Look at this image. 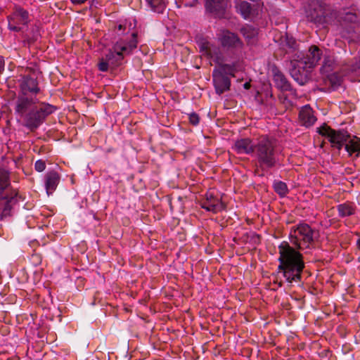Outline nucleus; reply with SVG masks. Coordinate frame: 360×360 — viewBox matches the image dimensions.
Listing matches in <instances>:
<instances>
[{
	"mask_svg": "<svg viewBox=\"0 0 360 360\" xmlns=\"http://www.w3.org/2000/svg\"><path fill=\"white\" fill-rule=\"evenodd\" d=\"M198 45L202 56L212 60L217 65L212 71V80L216 94L221 95L230 89V77H235L236 72L243 70V61L224 63V58L216 44L205 38L200 39L198 41Z\"/></svg>",
	"mask_w": 360,
	"mask_h": 360,
	"instance_id": "obj_1",
	"label": "nucleus"
},
{
	"mask_svg": "<svg viewBox=\"0 0 360 360\" xmlns=\"http://www.w3.org/2000/svg\"><path fill=\"white\" fill-rule=\"evenodd\" d=\"M56 109V106L44 102L37 105L34 98L25 94H18L14 106L15 113L22 120L23 126L30 131L37 130Z\"/></svg>",
	"mask_w": 360,
	"mask_h": 360,
	"instance_id": "obj_2",
	"label": "nucleus"
},
{
	"mask_svg": "<svg viewBox=\"0 0 360 360\" xmlns=\"http://www.w3.org/2000/svg\"><path fill=\"white\" fill-rule=\"evenodd\" d=\"M255 172L263 176L269 172L283 166V155L278 141L274 136L262 135L256 139Z\"/></svg>",
	"mask_w": 360,
	"mask_h": 360,
	"instance_id": "obj_3",
	"label": "nucleus"
},
{
	"mask_svg": "<svg viewBox=\"0 0 360 360\" xmlns=\"http://www.w3.org/2000/svg\"><path fill=\"white\" fill-rule=\"evenodd\" d=\"M278 248L279 253L278 271L282 273L289 283L300 282L302 274L305 267L302 254L290 246L286 241H283Z\"/></svg>",
	"mask_w": 360,
	"mask_h": 360,
	"instance_id": "obj_4",
	"label": "nucleus"
},
{
	"mask_svg": "<svg viewBox=\"0 0 360 360\" xmlns=\"http://www.w3.org/2000/svg\"><path fill=\"white\" fill-rule=\"evenodd\" d=\"M218 41L221 46L216 45L224 58V63H234L242 60L240 55L244 44L238 34L229 30H222L217 34Z\"/></svg>",
	"mask_w": 360,
	"mask_h": 360,
	"instance_id": "obj_5",
	"label": "nucleus"
},
{
	"mask_svg": "<svg viewBox=\"0 0 360 360\" xmlns=\"http://www.w3.org/2000/svg\"><path fill=\"white\" fill-rule=\"evenodd\" d=\"M319 238V230L307 223H300L290 228V241L298 250L311 249Z\"/></svg>",
	"mask_w": 360,
	"mask_h": 360,
	"instance_id": "obj_6",
	"label": "nucleus"
},
{
	"mask_svg": "<svg viewBox=\"0 0 360 360\" xmlns=\"http://www.w3.org/2000/svg\"><path fill=\"white\" fill-rule=\"evenodd\" d=\"M338 16V11L330 5L319 1L310 4L306 11L307 20L323 27L333 23Z\"/></svg>",
	"mask_w": 360,
	"mask_h": 360,
	"instance_id": "obj_7",
	"label": "nucleus"
},
{
	"mask_svg": "<svg viewBox=\"0 0 360 360\" xmlns=\"http://www.w3.org/2000/svg\"><path fill=\"white\" fill-rule=\"evenodd\" d=\"M115 31L119 38L113 44L112 49L120 51L124 56L131 55L139 44L137 32H130L129 27L122 24L116 25Z\"/></svg>",
	"mask_w": 360,
	"mask_h": 360,
	"instance_id": "obj_8",
	"label": "nucleus"
},
{
	"mask_svg": "<svg viewBox=\"0 0 360 360\" xmlns=\"http://www.w3.org/2000/svg\"><path fill=\"white\" fill-rule=\"evenodd\" d=\"M317 132L322 136H325L330 142L331 147L342 150L346 142L350 138V134L344 129H334L326 124H323L320 127L317 128Z\"/></svg>",
	"mask_w": 360,
	"mask_h": 360,
	"instance_id": "obj_9",
	"label": "nucleus"
},
{
	"mask_svg": "<svg viewBox=\"0 0 360 360\" xmlns=\"http://www.w3.org/2000/svg\"><path fill=\"white\" fill-rule=\"evenodd\" d=\"M8 29L19 32L22 30L21 25L27 26L30 22V15L22 6L15 5L13 12L7 17Z\"/></svg>",
	"mask_w": 360,
	"mask_h": 360,
	"instance_id": "obj_10",
	"label": "nucleus"
},
{
	"mask_svg": "<svg viewBox=\"0 0 360 360\" xmlns=\"http://www.w3.org/2000/svg\"><path fill=\"white\" fill-rule=\"evenodd\" d=\"M18 202V191H10L8 193L0 194V221L12 216L13 207Z\"/></svg>",
	"mask_w": 360,
	"mask_h": 360,
	"instance_id": "obj_11",
	"label": "nucleus"
},
{
	"mask_svg": "<svg viewBox=\"0 0 360 360\" xmlns=\"http://www.w3.org/2000/svg\"><path fill=\"white\" fill-rule=\"evenodd\" d=\"M124 57L120 51L112 48L99 60L98 68L101 72H107L110 66L114 68L121 65Z\"/></svg>",
	"mask_w": 360,
	"mask_h": 360,
	"instance_id": "obj_12",
	"label": "nucleus"
},
{
	"mask_svg": "<svg viewBox=\"0 0 360 360\" xmlns=\"http://www.w3.org/2000/svg\"><path fill=\"white\" fill-rule=\"evenodd\" d=\"M200 205L202 209L214 214L220 212L226 207L221 198L215 196L211 191L205 193V198L200 201Z\"/></svg>",
	"mask_w": 360,
	"mask_h": 360,
	"instance_id": "obj_13",
	"label": "nucleus"
},
{
	"mask_svg": "<svg viewBox=\"0 0 360 360\" xmlns=\"http://www.w3.org/2000/svg\"><path fill=\"white\" fill-rule=\"evenodd\" d=\"M228 4L229 0H206L205 7L216 18H222L225 17Z\"/></svg>",
	"mask_w": 360,
	"mask_h": 360,
	"instance_id": "obj_14",
	"label": "nucleus"
},
{
	"mask_svg": "<svg viewBox=\"0 0 360 360\" xmlns=\"http://www.w3.org/2000/svg\"><path fill=\"white\" fill-rule=\"evenodd\" d=\"M20 93L19 94L27 95L28 92L33 94H37L40 89L38 86L37 78L32 77L30 75H22L18 80Z\"/></svg>",
	"mask_w": 360,
	"mask_h": 360,
	"instance_id": "obj_15",
	"label": "nucleus"
},
{
	"mask_svg": "<svg viewBox=\"0 0 360 360\" xmlns=\"http://www.w3.org/2000/svg\"><path fill=\"white\" fill-rule=\"evenodd\" d=\"M322 53V51L318 46L313 45L309 49L305 56L300 60V63L304 64L308 68H312L316 65L318 62L321 60Z\"/></svg>",
	"mask_w": 360,
	"mask_h": 360,
	"instance_id": "obj_16",
	"label": "nucleus"
},
{
	"mask_svg": "<svg viewBox=\"0 0 360 360\" xmlns=\"http://www.w3.org/2000/svg\"><path fill=\"white\" fill-rule=\"evenodd\" d=\"M256 140L253 141L250 138L240 139L236 141L233 149L238 154L253 155L256 148Z\"/></svg>",
	"mask_w": 360,
	"mask_h": 360,
	"instance_id": "obj_17",
	"label": "nucleus"
},
{
	"mask_svg": "<svg viewBox=\"0 0 360 360\" xmlns=\"http://www.w3.org/2000/svg\"><path fill=\"white\" fill-rule=\"evenodd\" d=\"M307 68L304 64H301L300 61H298L296 64H294L290 69V73L291 77L300 85H304L309 80Z\"/></svg>",
	"mask_w": 360,
	"mask_h": 360,
	"instance_id": "obj_18",
	"label": "nucleus"
},
{
	"mask_svg": "<svg viewBox=\"0 0 360 360\" xmlns=\"http://www.w3.org/2000/svg\"><path fill=\"white\" fill-rule=\"evenodd\" d=\"M273 80L275 86L282 91H290L292 87L283 73L276 67L272 68Z\"/></svg>",
	"mask_w": 360,
	"mask_h": 360,
	"instance_id": "obj_19",
	"label": "nucleus"
},
{
	"mask_svg": "<svg viewBox=\"0 0 360 360\" xmlns=\"http://www.w3.org/2000/svg\"><path fill=\"white\" fill-rule=\"evenodd\" d=\"M299 120L302 126L309 127L316 121L314 111L309 105L303 106L299 112Z\"/></svg>",
	"mask_w": 360,
	"mask_h": 360,
	"instance_id": "obj_20",
	"label": "nucleus"
},
{
	"mask_svg": "<svg viewBox=\"0 0 360 360\" xmlns=\"http://www.w3.org/2000/svg\"><path fill=\"white\" fill-rule=\"evenodd\" d=\"M60 180V175L54 170L48 172L44 176V184L47 194L49 195L56 189Z\"/></svg>",
	"mask_w": 360,
	"mask_h": 360,
	"instance_id": "obj_21",
	"label": "nucleus"
},
{
	"mask_svg": "<svg viewBox=\"0 0 360 360\" xmlns=\"http://www.w3.org/2000/svg\"><path fill=\"white\" fill-rule=\"evenodd\" d=\"M10 175L9 170L0 165V194L8 193L10 191H16L11 187Z\"/></svg>",
	"mask_w": 360,
	"mask_h": 360,
	"instance_id": "obj_22",
	"label": "nucleus"
},
{
	"mask_svg": "<svg viewBox=\"0 0 360 360\" xmlns=\"http://www.w3.org/2000/svg\"><path fill=\"white\" fill-rule=\"evenodd\" d=\"M345 149L348 153L349 156L354 155L355 158L360 156V138L356 136H352L346 142Z\"/></svg>",
	"mask_w": 360,
	"mask_h": 360,
	"instance_id": "obj_23",
	"label": "nucleus"
},
{
	"mask_svg": "<svg viewBox=\"0 0 360 360\" xmlns=\"http://www.w3.org/2000/svg\"><path fill=\"white\" fill-rule=\"evenodd\" d=\"M338 216L341 218L350 217L356 213V206L354 202L351 201H346L343 203L339 204L336 207Z\"/></svg>",
	"mask_w": 360,
	"mask_h": 360,
	"instance_id": "obj_24",
	"label": "nucleus"
},
{
	"mask_svg": "<svg viewBox=\"0 0 360 360\" xmlns=\"http://www.w3.org/2000/svg\"><path fill=\"white\" fill-rule=\"evenodd\" d=\"M146 5L152 11L162 14L167 6V0H145Z\"/></svg>",
	"mask_w": 360,
	"mask_h": 360,
	"instance_id": "obj_25",
	"label": "nucleus"
},
{
	"mask_svg": "<svg viewBox=\"0 0 360 360\" xmlns=\"http://www.w3.org/2000/svg\"><path fill=\"white\" fill-rule=\"evenodd\" d=\"M273 188L281 198L285 197L289 193L287 184L282 181H274Z\"/></svg>",
	"mask_w": 360,
	"mask_h": 360,
	"instance_id": "obj_26",
	"label": "nucleus"
},
{
	"mask_svg": "<svg viewBox=\"0 0 360 360\" xmlns=\"http://www.w3.org/2000/svg\"><path fill=\"white\" fill-rule=\"evenodd\" d=\"M237 8L238 12L242 15V16L247 19L250 17L252 12V6L250 3L247 1H241L238 6Z\"/></svg>",
	"mask_w": 360,
	"mask_h": 360,
	"instance_id": "obj_27",
	"label": "nucleus"
},
{
	"mask_svg": "<svg viewBox=\"0 0 360 360\" xmlns=\"http://www.w3.org/2000/svg\"><path fill=\"white\" fill-rule=\"evenodd\" d=\"M343 21L351 24H356L360 22V17L354 12H347L342 17Z\"/></svg>",
	"mask_w": 360,
	"mask_h": 360,
	"instance_id": "obj_28",
	"label": "nucleus"
},
{
	"mask_svg": "<svg viewBox=\"0 0 360 360\" xmlns=\"http://www.w3.org/2000/svg\"><path fill=\"white\" fill-rule=\"evenodd\" d=\"M360 69V53L359 56L355 57L354 60L349 62L345 68L348 72H356Z\"/></svg>",
	"mask_w": 360,
	"mask_h": 360,
	"instance_id": "obj_29",
	"label": "nucleus"
},
{
	"mask_svg": "<svg viewBox=\"0 0 360 360\" xmlns=\"http://www.w3.org/2000/svg\"><path fill=\"white\" fill-rule=\"evenodd\" d=\"M333 61L330 58H325L321 68V72L323 74L329 75L333 70Z\"/></svg>",
	"mask_w": 360,
	"mask_h": 360,
	"instance_id": "obj_30",
	"label": "nucleus"
},
{
	"mask_svg": "<svg viewBox=\"0 0 360 360\" xmlns=\"http://www.w3.org/2000/svg\"><path fill=\"white\" fill-rule=\"evenodd\" d=\"M241 32L246 39H252L257 34L256 30L250 26L243 27Z\"/></svg>",
	"mask_w": 360,
	"mask_h": 360,
	"instance_id": "obj_31",
	"label": "nucleus"
},
{
	"mask_svg": "<svg viewBox=\"0 0 360 360\" xmlns=\"http://www.w3.org/2000/svg\"><path fill=\"white\" fill-rule=\"evenodd\" d=\"M333 86H340L341 78L337 73H332L327 75Z\"/></svg>",
	"mask_w": 360,
	"mask_h": 360,
	"instance_id": "obj_32",
	"label": "nucleus"
},
{
	"mask_svg": "<svg viewBox=\"0 0 360 360\" xmlns=\"http://www.w3.org/2000/svg\"><path fill=\"white\" fill-rule=\"evenodd\" d=\"M200 116L195 112L188 114L189 123L193 126H197L200 122Z\"/></svg>",
	"mask_w": 360,
	"mask_h": 360,
	"instance_id": "obj_33",
	"label": "nucleus"
},
{
	"mask_svg": "<svg viewBox=\"0 0 360 360\" xmlns=\"http://www.w3.org/2000/svg\"><path fill=\"white\" fill-rule=\"evenodd\" d=\"M34 169L38 172H41L46 169V162L43 160H38L34 163Z\"/></svg>",
	"mask_w": 360,
	"mask_h": 360,
	"instance_id": "obj_34",
	"label": "nucleus"
},
{
	"mask_svg": "<svg viewBox=\"0 0 360 360\" xmlns=\"http://www.w3.org/2000/svg\"><path fill=\"white\" fill-rule=\"evenodd\" d=\"M32 260L35 265H39L41 262V256L39 254L34 253L32 255Z\"/></svg>",
	"mask_w": 360,
	"mask_h": 360,
	"instance_id": "obj_35",
	"label": "nucleus"
},
{
	"mask_svg": "<svg viewBox=\"0 0 360 360\" xmlns=\"http://www.w3.org/2000/svg\"><path fill=\"white\" fill-rule=\"evenodd\" d=\"M198 4V0H186L183 5L185 7H194Z\"/></svg>",
	"mask_w": 360,
	"mask_h": 360,
	"instance_id": "obj_36",
	"label": "nucleus"
},
{
	"mask_svg": "<svg viewBox=\"0 0 360 360\" xmlns=\"http://www.w3.org/2000/svg\"><path fill=\"white\" fill-rule=\"evenodd\" d=\"M286 45L292 49H295L297 45L296 41L292 38H286Z\"/></svg>",
	"mask_w": 360,
	"mask_h": 360,
	"instance_id": "obj_37",
	"label": "nucleus"
},
{
	"mask_svg": "<svg viewBox=\"0 0 360 360\" xmlns=\"http://www.w3.org/2000/svg\"><path fill=\"white\" fill-rule=\"evenodd\" d=\"M5 67V60L4 58L0 56V74H1L4 71Z\"/></svg>",
	"mask_w": 360,
	"mask_h": 360,
	"instance_id": "obj_38",
	"label": "nucleus"
},
{
	"mask_svg": "<svg viewBox=\"0 0 360 360\" xmlns=\"http://www.w3.org/2000/svg\"><path fill=\"white\" fill-rule=\"evenodd\" d=\"M73 5H82L84 4L88 0H70Z\"/></svg>",
	"mask_w": 360,
	"mask_h": 360,
	"instance_id": "obj_39",
	"label": "nucleus"
},
{
	"mask_svg": "<svg viewBox=\"0 0 360 360\" xmlns=\"http://www.w3.org/2000/svg\"><path fill=\"white\" fill-rule=\"evenodd\" d=\"M252 239L255 240V243H259L260 240V236L257 233H254L252 236Z\"/></svg>",
	"mask_w": 360,
	"mask_h": 360,
	"instance_id": "obj_40",
	"label": "nucleus"
},
{
	"mask_svg": "<svg viewBox=\"0 0 360 360\" xmlns=\"http://www.w3.org/2000/svg\"><path fill=\"white\" fill-rule=\"evenodd\" d=\"M184 1V0H175V4L178 8H181L182 6Z\"/></svg>",
	"mask_w": 360,
	"mask_h": 360,
	"instance_id": "obj_41",
	"label": "nucleus"
},
{
	"mask_svg": "<svg viewBox=\"0 0 360 360\" xmlns=\"http://www.w3.org/2000/svg\"><path fill=\"white\" fill-rule=\"evenodd\" d=\"M349 30H350V31L349 32V34H350V33H351L352 34H353V32H354V27H349ZM351 38H352V41H354V36H353V35H352V36H351Z\"/></svg>",
	"mask_w": 360,
	"mask_h": 360,
	"instance_id": "obj_42",
	"label": "nucleus"
},
{
	"mask_svg": "<svg viewBox=\"0 0 360 360\" xmlns=\"http://www.w3.org/2000/svg\"><path fill=\"white\" fill-rule=\"evenodd\" d=\"M244 89H249L250 88V84L249 82H245L243 84Z\"/></svg>",
	"mask_w": 360,
	"mask_h": 360,
	"instance_id": "obj_43",
	"label": "nucleus"
},
{
	"mask_svg": "<svg viewBox=\"0 0 360 360\" xmlns=\"http://www.w3.org/2000/svg\"><path fill=\"white\" fill-rule=\"evenodd\" d=\"M357 249L360 250V238L356 241Z\"/></svg>",
	"mask_w": 360,
	"mask_h": 360,
	"instance_id": "obj_44",
	"label": "nucleus"
}]
</instances>
